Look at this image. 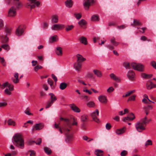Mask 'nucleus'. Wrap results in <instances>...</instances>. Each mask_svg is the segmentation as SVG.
Returning a JSON list of instances; mask_svg holds the SVG:
<instances>
[{"label": "nucleus", "mask_w": 156, "mask_h": 156, "mask_svg": "<svg viewBox=\"0 0 156 156\" xmlns=\"http://www.w3.org/2000/svg\"><path fill=\"white\" fill-rule=\"evenodd\" d=\"M60 120H64L62 126V129L63 130L65 134L66 135L65 141L66 143H70L73 139V134H69V133L70 131L69 129L71 128V125L70 122L68 119H64L61 117Z\"/></svg>", "instance_id": "1"}, {"label": "nucleus", "mask_w": 156, "mask_h": 156, "mask_svg": "<svg viewBox=\"0 0 156 156\" xmlns=\"http://www.w3.org/2000/svg\"><path fill=\"white\" fill-rule=\"evenodd\" d=\"M12 141L15 145L21 149L24 147V141L21 134L16 133L13 136Z\"/></svg>", "instance_id": "2"}, {"label": "nucleus", "mask_w": 156, "mask_h": 156, "mask_svg": "<svg viewBox=\"0 0 156 156\" xmlns=\"http://www.w3.org/2000/svg\"><path fill=\"white\" fill-rule=\"evenodd\" d=\"M31 2L30 3H27L26 6L28 8L30 7L31 9L34 8L36 6H38L40 3L37 0H28Z\"/></svg>", "instance_id": "3"}, {"label": "nucleus", "mask_w": 156, "mask_h": 156, "mask_svg": "<svg viewBox=\"0 0 156 156\" xmlns=\"http://www.w3.org/2000/svg\"><path fill=\"white\" fill-rule=\"evenodd\" d=\"M131 65L134 69L140 71H144V66L140 63L132 62Z\"/></svg>", "instance_id": "4"}, {"label": "nucleus", "mask_w": 156, "mask_h": 156, "mask_svg": "<svg viewBox=\"0 0 156 156\" xmlns=\"http://www.w3.org/2000/svg\"><path fill=\"white\" fill-rule=\"evenodd\" d=\"M135 127L137 131L140 132L145 129L146 126L142 124L140 122L138 121L135 124Z\"/></svg>", "instance_id": "5"}, {"label": "nucleus", "mask_w": 156, "mask_h": 156, "mask_svg": "<svg viewBox=\"0 0 156 156\" xmlns=\"http://www.w3.org/2000/svg\"><path fill=\"white\" fill-rule=\"evenodd\" d=\"M65 25L62 24H56L53 25L51 27V30H58L63 29Z\"/></svg>", "instance_id": "6"}, {"label": "nucleus", "mask_w": 156, "mask_h": 156, "mask_svg": "<svg viewBox=\"0 0 156 156\" xmlns=\"http://www.w3.org/2000/svg\"><path fill=\"white\" fill-rule=\"evenodd\" d=\"M98 115L99 112L98 109L92 112L90 114V115L93 119V120L97 123H98L99 121V119L97 117V116Z\"/></svg>", "instance_id": "7"}, {"label": "nucleus", "mask_w": 156, "mask_h": 156, "mask_svg": "<svg viewBox=\"0 0 156 156\" xmlns=\"http://www.w3.org/2000/svg\"><path fill=\"white\" fill-rule=\"evenodd\" d=\"M110 42L112 44V45L108 44L107 46V47L110 50L114 49V47L117 46L118 44V43L115 41L114 38H113L110 40Z\"/></svg>", "instance_id": "8"}, {"label": "nucleus", "mask_w": 156, "mask_h": 156, "mask_svg": "<svg viewBox=\"0 0 156 156\" xmlns=\"http://www.w3.org/2000/svg\"><path fill=\"white\" fill-rule=\"evenodd\" d=\"M95 2V0H84L83 5L85 9H88L91 4Z\"/></svg>", "instance_id": "9"}, {"label": "nucleus", "mask_w": 156, "mask_h": 156, "mask_svg": "<svg viewBox=\"0 0 156 156\" xmlns=\"http://www.w3.org/2000/svg\"><path fill=\"white\" fill-rule=\"evenodd\" d=\"M16 14V9L14 6L12 7L8 11V15L10 17H13Z\"/></svg>", "instance_id": "10"}, {"label": "nucleus", "mask_w": 156, "mask_h": 156, "mask_svg": "<svg viewBox=\"0 0 156 156\" xmlns=\"http://www.w3.org/2000/svg\"><path fill=\"white\" fill-rule=\"evenodd\" d=\"M78 23L81 27L85 29L86 28L87 22L84 19H82L78 22Z\"/></svg>", "instance_id": "11"}, {"label": "nucleus", "mask_w": 156, "mask_h": 156, "mask_svg": "<svg viewBox=\"0 0 156 156\" xmlns=\"http://www.w3.org/2000/svg\"><path fill=\"white\" fill-rule=\"evenodd\" d=\"M135 76L134 73L131 71H129L127 74V78L130 80H134L135 79Z\"/></svg>", "instance_id": "12"}, {"label": "nucleus", "mask_w": 156, "mask_h": 156, "mask_svg": "<svg viewBox=\"0 0 156 156\" xmlns=\"http://www.w3.org/2000/svg\"><path fill=\"white\" fill-rule=\"evenodd\" d=\"M135 116L133 114L131 113L127 117H124L123 119V121L124 122H126V121H131L133 120L135 118Z\"/></svg>", "instance_id": "13"}, {"label": "nucleus", "mask_w": 156, "mask_h": 156, "mask_svg": "<svg viewBox=\"0 0 156 156\" xmlns=\"http://www.w3.org/2000/svg\"><path fill=\"white\" fill-rule=\"evenodd\" d=\"M70 108L74 112L76 113L80 112V110L74 104H72L69 105Z\"/></svg>", "instance_id": "14"}, {"label": "nucleus", "mask_w": 156, "mask_h": 156, "mask_svg": "<svg viewBox=\"0 0 156 156\" xmlns=\"http://www.w3.org/2000/svg\"><path fill=\"white\" fill-rule=\"evenodd\" d=\"M24 31L23 28L22 27L20 26L16 30V34L18 36H20L23 33Z\"/></svg>", "instance_id": "15"}, {"label": "nucleus", "mask_w": 156, "mask_h": 156, "mask_svg": "<svg viewBox=\"0 0 156 156\" xmlns=\"http://www.w3.org/2000/svg\"><path fill=\"white\" fill-rule=\"evenodd\" d=\"M110 76L111 79L114 80L116 82H121L120 80L113 73H111L110 75Z\"/></svg>", "instance_id": "16"}, {"label": "nucleus", "mask_w": 156, "mask_h": 156, "mask_svg": "<svg viewBox=\"0 0 156 156\" xmlns=\"http://www.w3.org/2000/svg\"><path fill=\"white\" fill-rule=\"evenodd\" d=\"M147 87L148 89H151L156 87V84H154L151 81H148L147 84Z\"/></svg>", "instance_id": "17"}, {"label": "nucleus", "mask_w": 156, "mask_h": 156, "mask_svg": "<svg viewBox=\"0 0 156 156\" xmlns=\"http://www.w3.org/2000/svg\"><path fill=\"white\" fill-rule=\"evenodd\" d=\"M82 64L80 62H76L74 64V68L77 71H80L81 67Z\"/></svg>", "instance_id": "18"}, {"label": "nucleus", "mask_w": 156, "mask_h": 156, "mask_svg": "<svg viewBox=\"0 0 156 156\" xmlns=\"http://www.w3.org/2000/svg\"><path fill=\"white\" fill-rule=\"evenodd\" d=\"M98 99L102 103H106L107 101V97L105 96L101 95L98 97Z\"/></svg>", "instance_id": "19"}, {"label": "nucleus", "mask_w": 156, "mask_h": 156, "mask_svg": "<svg viewBox=\"0 0 156 156\" xmlns=\"http://www.w3.org/2000/svg\"><path fill=\"white\" fill-rule=\"evenodd\" d=\"M77 58V62L81 63V62H83L86 60V59L85 58L83 57L80 54H77L76 55Z\"/></svg>", "instance_id": "20"}, {"label": "nucleus", "mask_w": 156, "mask_h": 156, "mask_svg": "<svg viewBox=\"0 0 156 156\" xmlns=\"http://www.w3.org/2000/svg\"><path fill=\"white\" fill-rule=\"evenodd\" d=\"M150 121V119H147V117L146 116L143 119H141L139 122L146 126V124L148 123Z\"/></svg>", "instance_id": "21"}, {"label": "nucleus", "mask_w": 156, "mask_h": 156, "mask_svg": "<svg viewBox=\"0 0 156 156\" xmlns=\"http://www.w3.org/2000/svg\"><path fill=\"white\" fill-rule=\"evenodd\" d=\"M7 34L5 35H2L0 36V38L4 43H7L9 40V37H7Z\"/></svg>", "instance_id": "22"}, {"label": "nucleus", "mask_w": 156, "mask_h": 156, "mask_svg": "<svg viewBox=\"0 0 156 156\" xmlns=\"http://www.w3.org/2000/svg\"><path fill=\"white\" fill-rule=\"evenodd\" d=\"M6 3L8 4H13L15 5L20 2L19 0H5Z\"/></svg>", "instance_id": "23"}, {"label": "nucleus", "mask_w": 156, "mask_h": 156, "mask_svg": "<svg viewBox=\"0 0 156 156\" xmlns=\"http://www.w3.org/2000/svg\"><path fill=\"white\" fill-rule=\"evenodd\" d=\"M58 17L56 15L52 16L51 17V21L53 23H57L58 22Z\"/></svg>", "instance_id": "24"}, {"label": "nucleus", "mask_w": 156, "mask_h": 156, "mask_svg": "<svg viewBox=\"0 0 156 156\" xmlns=\"http://www.w3.org/2000/svg\"><path fill=\"white\" fill-rule=\"evenodd\" d=\"M58 40V36L57 35H54L51 36L49 38V42L51 43L57 41Z\"/></svg>", "instance_id": "25"}, {"label": "nucleus", "mask_w": 156, "mask_h": 156, "mask_svg": "<svg viewBox=\"0 0 156 156\" xmlns=\"http://www.w3.org/2000/svg\"><path fill=\"white\" fill-rule=\"evenodd\" d=\"M80 42L84 45H86L87 44V39L84 36H82L80 39Z\"/></svg>", "instance_id": "26"}, {"label": "nucleus", "mask_w": 156, "mask_h": 156, "mask_svg": "<svg viewBox=\"0 0 156 156\" xmlns=\"http://www.w3.org/2000/svg\"><path fill=\"white\" fill-rule=\"evenodd\" d=\"M93 72L97 77H101L102 76V74L101 72L99 70L94 69L93 70Z\"/></svg>", "instance_id": "27"}, {"label": "nucleus", "mask_w": 156, "mask_h": 156, "mask_svg": "<svg viewBox=\"0 0 156 156\" xmlns=\"http://www.w3.org/2000/svg\"><path fill=\"white\" fill-rule=\"evenodd\" d=\"M44 126L41 123L36 124L34 126L36 130H40Z\"/></svg>", "instance_id": "28"}, {"label": "nucleus", "mask_w": 156, "mask_h": 156, "mask_svg": "<svg viewBox=\"0 0 156 156\" xmlns=\"http://www.w3.org/2000/svg\"><path fill=\"white\" fill-rule=\"evenodd\" d=\"M65 3L66 6L68 8L71 7L72 6V0H67Z\"/></svg>", "instance_id": "29"}, {"label": "nucleus", "mask_w": 156, "mask_h": 156, "mask_svg": "<svg viewBox=\"0 0 156 156\" xmlns=\"http://www.w3.org/2000/svg\"><path fill=\"white\" fill-rule=\"evenodd\" d=\"M103 151L99 150H97L95 151V154L97 156H103Z\"/></svg>", "instance_id": "30"}, {"label": "nucleus", "mask_w": 156, "mask_h": 156, "mask_svg": "<svg viewBox=\"0 0 156 156\" xmlns=\"http://www.w3.org/2000/svg\"><path fill=\"white\" fill-rule=\"evenodd\" d=\"M55 52L58 55H61L62 54V49L60 47L56 48Z\"/></svg>", "instance_id": "31"}, {"label": "nucleus", "mask_w": 156, "mask_h": 156, "mask_svg": "<svg viewBox=\"0 0 156 156\" xmlns=\"http://www.w3.org/2000/svg\"><path fill=\"white\" fill-rule=\"evenodd\" d=\"M67 86V84L65 82L61 83L59 85V88L61 90L65 89Z\"/></svg>", "instance_id": "32"}, {"label": "nucleus", "mask_w": 156, "mask_h": 156, "mask_svg": "<svg viewBox=\"0 0 156 156\" xmlns=\"http://www.w3.org/2000/svg\"><path fill=\"white\" fill-rule=\"evenodd\" d=\"M49 95L51 96V100L50 101L54 103V102L57 100L56 97L55 96V95L52 93H49Z\"/></svg>", "instance_id": "33"}, {"label": "nucleus", "mask_w": 156, "mask_h": 156, "mask_svg": "<svg viewBox=\"0 0 156 156\" xmlns=\"http://www.w3.org/2000/svg\"><path fill=\"white\" fill-rule=\"evenodd\" d=\"M14 76L16 78V79H14L13 80V81L14 83H17L19 82V80L18 79L19 74L18 73H16L14 74Z\"/></svg>", "instance_id": "34"}, {"label": "nucleus", "mask_w": 156, "mask_h": 156, "mask_svg": "<svg viewBox=\"0 0 156 156\" xmlns=\"http://www.w3.org/2000/svg\"><path fill=\"white\" fill-rule=\"evenodd\" d=\"M152 76L151 75L147 74L145 73H142L141 74V77L144 79H148L151 77Z\"/></svg>", "instance_id": "35"}, {"label": "nucleus", "mask_w": 156, "mask_h": 156, "mask_svg": "<svg viewBox=\"0 0 156 156\" xmlns=\"http://www.w3.org/2000/svg\"><path fill=\"white\" fill-rule=\"evenodd\" d=\"M88 116L87 115L84 114L81 116V120L82 122H84L87 121L88 119Z\"/></svg>", "instance_id": "36"}, {"label": "nucleus", "mask_w": 156, "mask_h": 156, "mask_svg": "<svg viewBox=\"0 0 156 156\" xmlns=\"http://www.w3.org/2000/svg\"><path fill=\"white\" fill-rule=\"evenodd\" d=\"M141 23L139 22V20H134L133 23L131 24V25L133 26L134 25L140 26L141 25Z\"/></svg>", "instance_id": "37"}, {"label": "nucleus", "mask_w": 156, "mask_h": 156, "mask_svg": "<svg viewBox=\"0 0 156 156\" xmlns=\"http://www.w3.org/2000/svg\"><path fill=\"white\" fill-rule=\"evenodd\" d=\"M7 123L8 125L10 126H14L16 125V122L12 120L11 119H9L7 121Z\"/></svg>", "instance_id": "38"}, {"label": "nucleus", "mask_w": 156, "mask_h": 156, "mask_svg": "<svg viewBox=\"0 0 156 156\" xmlns=\"http://www.w3.org/2000/svg\"><path fill=\"white\" fill-rule=\"evenodd\" d=\"M91 20L94 21H98L99 20L98 16L96 15H93L91 18Z\"/></svg>", "instance_id": "39"}, {"label": "nucleus", "mask_w": 156, "mask_h": 156, "mask_svg": "<svg viewBox=\"0 0 156 156\" xmlns=\"http://www.w3.org/2000/svg\"><path fill=\"white\" fill-rule=\"evenodd\" d=\"M2 48L7 51H9L10 49V47L7 44H3L2 46Z\"/></svg>", "instance_id": "40"}, {"label": "nucleus", "mask_w": 156, "mask_h": 156, "mask_svg": "<svg viewBox=\"0 0 156 156\" xmlns=\"http://www.w3.org/2000/svg\"><path fill=\"white\" fill-rule=\"evenodd\" d=\"M44 150L45 152L48 154H50L51 153V150L47 147H45L44 148Z\"/></svg>", "instance_id": "41"}, {"label": "nucleus", "mask_w": 156, "mask_h": 156, "mask_svg": "<svg viewBox=\"0 0 156 156\" xmlns=\"http://www.w3.org/2000/svg\"><path fill=\"white\" fill-rule=\"evenodd\" d=\"M124 132V128H122V129H118L116 131V134L118 135L121 134Z\"/></svg>", "instance_id": "42"}, {"label": "nucleus", "mask_w": 156, "mask_h": 156, "mask_svg": "<svg viewBox=\"0 0 156 156\" xmlns=\"http://www.w3.org/2000/svg\"><path fill=\"white\" fill-rule=\"evenodd\" d=\"M74 27V26L73 25H67L66 27V30L68 31L72 30Z\"/></svg>", "instance_id": "43"}, {"label": "nucleus", "mask_w": 156, "mask_h": 156, "mask_svg": "<svg viewBox=\"0 0 156 156\" xmlns=\"http://www.w3.org/2000/svg\"><path fill=\"white\" fill-rule=\"evenodd\" d=\"M74 15L75 17L76 18V19L77 20L80 19L82 16V15L81 13H75L74 14Z\"/></svg>", "instance_id": "44"}, {"label": "nucleus", "mask_w": 156, "mask_h": 156, "mask_svg": "<svg viewBox=\"0 0 156 156\" xmlns=\"http://www.w3.org/2000/svg\"><path fill=\"white\" fill-rule=\"evenodd\" d=\"M53 103L54 102H52V101H48L47 103L46 108H47L50 107Z\"/></svg>", "instance_id": "45"}, {"label": "nucleus", "mask_w": 156, "mask_h": 156, "mask_svg": "<svg viewBox=\"0 0 156 156\" xmlns=\"http://www.w3.org/2000/svg\"><path fill=\"white\" fill-rule=\"evenodd\" d=\"M123 66L126 69H129L130 68V65L129 63L124 62L123 64Z\"/></svg>", "instance_id": "46"}, {"label": "nucleus", "mask_w": 156, "mask_h": 156, "mask_svg": "<svg viewBox=\"0 0 156 156\" xmlns=\"http://www.w3.org/2000/svg\"><path fill=\"white\" fill-rule=\"evenodd\" d=\"M69 120V119H68ZM73 122L72 123V124H71V123H70L71 124V126H72V125H77V119H75L74 117H73ZM69 122H70V121H69Z\"/></svg>", "instance_id": "47"}, {"label": "nucleus", "mask_w": 156, "mask_h": 156, "mask_svg": "<svg viewBox=\"0 0 156 156\" xmlns=\"http://www.w3.org/2000/svg\"><path fill=\"white\" fill-rule=\"evenodd\" d=\"M48 24L47 22H45L42 25L41 27L43 29H45L48 27Z\"/></svg>", "instance_id": "48"}, {"label": "nucleus", "mask_w": 156, "mask_h": 156, "mask_svg": "<svg viewBox=\"0 0 156 156\" xmlns=\"http://www.w3.org/2000/svg\"><path fill=\"white\" fill-rule=\"evenodd\" d=\"M152 141L151 140H147L146 142L145 145H152Z\"/></svg>", "instance_id": "49"}, {"label": "nucleus", "mask_w": 156, "mask_h": 156, "mask_svg": "<svg viewBox=\"0 0 156 156\" xmlns=\"http://www.w3.org/2000/svg\"><path fill=\"white\" fill-rule=\"evenodd\" d=\"M4 92L6 95H10L11 94V91L9 90L8 88H6Z\"/></svg>", "instance_id": "50"}, {"label": "nucleus", "mask_w": 156, "mask_h": 156, "mask_svg": "<svg viewBox=\"0 0 156 156\" xmlns=\"http://www.w3.org/2000/svg\"><path fill=\"white\" fill-rule=\"evenodd\" d=\"M28 152H30V156H35L36 152L34 151L30 150Z\"/></svg>", "instance_id": "51"}, {"label": "nucleus", "mask_w": 156, "mask_h": 156, "mask_svg": "<svg viewBox=\"0 0 156 156\" xmlns=\"http://www.w3.org/2000/svg\"><path fill=\"white\" fill-rule=\"evenodd\" d=\"M87 106L89 107H93L94 106V103L93 102L91 101L87 104Z\"/></svg>", "instance_id": "52"}, {"label": "nucleus", "mask_w": 156, "mask_h": 156, "mask_svg": "<svg viewBox=\"0 0 156 156\" xmlns=\"http://www.w3.org/2000/svg\"><path fill=\"white\" fill-rule=\"evenodd\" d=\"M15 5L16 7V8L17 9H20V8L22 7V6L21 3L20 1L19 2H18Z\"/></svg>", "instance_id": "53"}, {"label": "nucleus", "mask_w": 156, "mask_h": 156, "mask_svg": "<svg viewBox=\"0 0 156 156\" xmlns=\"http://www.w3.org/2000/svg\"><path fill=\"white\" fill-rule=\"evenodd\" d=\"M24 113L26 115H30L31 114V113L30 112V110L29 109L28 107L24 111Z\"/></svg>", "instance_id": "54"}, {"label": "nucleus", "mask_w": 156, "mask_h": 156, "mask_svg": "<svg viewBox=\"0 0 156 156\" xmlns=\"http://www.w3.org/2000/svg\"><path fill=\"white\" fill-rule=\"evenodd\" d=\"M114 90V88L112 87H109L107 90V92L108 93H110L113 92Z\"/></svg>", "instance_id": "55"}, {"label": "nucleus", "mask_w": 156, "mask_h": 156, "mask_svg": "<svg viewBox=\"0 0 156 156\" xmlns=\"http://www.w3.org/2000/svg\"><path fill=\"white\" fill-rule=\"evenodd\" d=\"M151 65L154 69H156V62L154 61H152L150 63Z\"/></svg>", "instance_id": "56"}, {"label": "nucleus", "mask_w": 156, "mask_h": 156, "mask_svg": "<svg viewBox=\"0 0 156 156\" xmlns=\"http://www.w3.org/2000/svg\"><path fill=\"white\" fill-rule=\"evenodd\" d=\"M43 67L42 66L37 65L34 67V69L35 71H37L39 69H41Z\"/></svg>", "instance_id": "57"}, {"label": "nucleus", "mask_w": 156, "mask_h": 156, "mask_svg": "<svg viewBox=\"0 0 156 156\" xmlns=\"http://www.w3.org/2000/svg\"><path fill=\"white\" fill-rule=\"evenodd\" d=\"M127 151L126 150H123L120 153L121 156H125L127 154Z\"/></svg>", "instance_id": "58"}, {"label": "nucleus", "mask_w": 156, "mask_h": 156, "mask_svg": "<svg viewBox=\"0 0 156 156\" xmlns=\"http://www.w3.org/2000/svg\"><path fill=\"white\" fill-rule=\"evenodd\" d=\"M8 87L9 88L8 89L10 91H11L14 90V86L12 84L9 83Z\"/></svg>", "instance_id": "59"}, {"label": "nucleus", "mask_w": 156, "mask_h": 156, "mask_svg": "<svg viewBox=\"0 0 156 156\" xmlns=\"http://www.w3.org/2000/svg\"><path fill=\"white\" fill-rule=\"evenodd\" d=\"M1 62L2 63V65L3 66H5L6 65V62H5V60L4 59V58L3 57H2V58H1Z\"/></svg>", "instance_id": "60"}, {"label": "nucleus", "mask_w": 156, "mask_h": 156, "mask_svg": "<svg viewBox=\"0 0 156 156\" xmlns=\"http://www.w3.org/2000/svg\"><path fill=\"white\" fill-rule=\"evenodd\" d=\"M41 142V138H38L37 139L36 141H35V143L36 144L40 145Z\"/></svg>", "instance_id": "61"}, {"label": "nucleus", "mask_w": 156, "mask_h": 156, "mask_svg": "<svg viewBox=\"0 0 156 156\" xmlns=\"http://www.w3.org/2000/svg\"><path fill=\"white\" fill-rule=\"evenodd\" d=\"M126 26L125 25H122L119 26H118L117 27V28L121 30L125 28L126 27Z\"/></svg>", "instance_id": "62"}, {"label": "nucleus", "mask_w": 156, "mask_h": 156, "mask_svg": "<svg viewBox=\"0 0 156 156\" xmlns=\"http://www.w3.org/2000/svg\"><path fill=\"white\" fill-rule=\"evenodd\" d=\"M35 141L34 140H29L28 141V144L29 145H34L35 143Z\"/></svg>", "instance_id": "63"}, {"label": "nucleus", "mask_w": 156, "mask_h": 156, "mask_svg": "<svg viewBox=\"0 0 156 156\" xmlns=\"http://www.w3.org/2000/svg\"><path fill=\"white\" fill-rule=\"evenodd\" d=\"M48 84H49L50 86L51 87L53 85V81L49 79L48 80Z\"/></svg>", "instance_id": "64"}]
</instances>
